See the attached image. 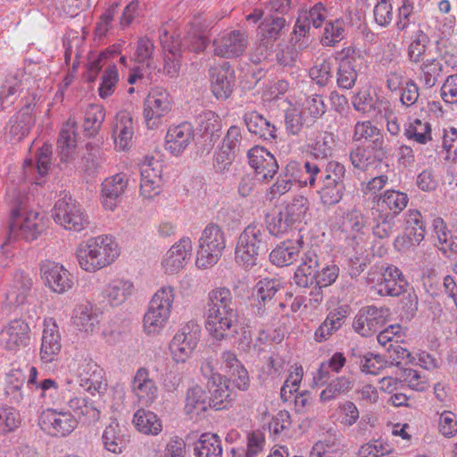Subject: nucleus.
I'll use <instances>...</instances> for the list:
<instances>
[{"mask_svg": "<svg viewBox=\"0 0 457 457\" xmlns=\"http://www.w3.org/2000/svg\"><path fill=\"white\" fill-rule=\"evenodd\" d=\"M112 133L116 146L121 150L126 149L133 137V121L128 113L117 115Z\"/></svg>", "mask_w": 457, "mask_h": 457, "instance_id": "nucleus-41", "label": "nucleus"}, {"mask_svg": "<svg viewBox=\"0 0 457 457\" xmlns=\"http://www.w3.org/2000/svg\"><path fill=\"white\" fill-rule=\"evenodd\" d=\"M173 288L162 287L153 296L144 317V328L147 334H157L165 326L174 301Z\"/></svg>", "mask_w": 457, "mask_h": 457, "instance_id": "nucleus-3", "label": "nucleus"}, {"mask_svg": "<svg viewBox=\"0 0 457 457\" xmlns=\"http://www.w3.org/2000/svg\"><path fill=\"white\" fill-rule=\"evenodd\" d=\"M303 170L307 174L304 184L311 187L316 186V183L335 184L344 182L345 169L343 164L336 161L312 162L306 161L303 164Z\"/></svg>", "mask_w": 457, "mask_h": 457, "instance_id": "nucleus-7", "label": "nucleus"}, {"mask_svg": "<svg viewBox=\"0 0 457 457\" xmlns=\"http://www.w3.org/2000/svg\"><path fill=\"white\" fill-rule=\"evenodd\" d=\"M133 284L129 280L116 279L106 287V297L112 306L120 305L133 291Z\"/></svg>", "mask_w": 457, "mask_h": 457, "instance_id": "nucleus-43", "label": "nucleus"}, {"mask_svg": "<svg viewBox=\"0 0 457 457\" xmlns=\"http://www.w3.org/2000/svg\"><path fill=\"white\" fill-rule=\"evenodd\" d=\"M53 217L56 223L66 229L81 231L88 225L87 216L82 211L80 204L71 195H64L54 204Z\"/></svg>", "mask_w": 457, "mask_h": 457, "instance_id": "nucleus-6", "label": "nucleus"}, {"mask_svg": "<svg viewBox=\"0 0 457 457\" xmlns=\"http://www.w3.org/2000/svg\"><path fill=\"white\" fill-rule=\"evenodd\" d=\"M303 376V370L302 366H295L294 370L289 373L280 390V397L283 402H287L293 393L298 390Z\"/></svg>", "mask_w": 457, "mask_h": 457, "instance_id": "nucleus-60", "label": "nucleus"}, {"mask_svg": "<svg viewBox=\"0 0 457 457\" xmlns=\"http://www.w3.org/2000/svg\"><path fill=\"white\" fill-rule=\"evenodd\" d=\"M213 45L219 57H240L248 46V40L244 31L233 30L220 40H215Z\"/></svg>", "mask_w": 457, "mask_h": 457, "instance_id": "nucleus-23", "label": "nucleus"}, {"mask_svg": "<svg viewBox=\"0 0 457 457\" xmlns=\"http://www.w3.org/2000/svg\"><path fill=\"white\" fill-rule=\"evenodd\" d=\"M226 245L225 236L218 225L210 224L199 240L195 264L202 269L213 266L220 258Z\"/></svg>", "mask_w": 457, "mask_h": 457, "instance_id": "nucleus-4", "label": "nucleus"}, {"mask_svg": "<svg viewBox=\"0 0 457 457\" xmlns=\"http://www.w3.org/2000/svg\"><path fill=\"white\" fill-rule=\"evenodd\" d=\"M257 299L259 303L256 304L257 312L256 314L262 315L264 310L262 309L261 301L265 306L267 301H271L276 293L280 288V283L275 279H264L261 280L257 285Z\"/></svg>", "mask_w": 457, "mask_h": 457, "instance_id": "nucleus-52", "label": "nucleus"}, {"mask_svg": "<svg viewBox=\"0 0 457 457\" xmlns=\"http://www.w3.org/2000/svg\"><path fill=\"white\" fill-rule=\"evenodd\" d=\"M355 61L356 59H341L337 71L339 87L346 89L353 87L358 75Z\"/></svg>", "mask_w": 457, "mask_h": 457, "instance_id": "nucleus-51", "label": "nucleus"}, {"mask_svg": "<svg viewBox=\"0 0 457 457\" xmlns=\"http://www.w3.org/2000/svg\"><path fill=\"white\" fill-rule=\"evenodd\" d=\"M350 161L355 169L362 171L368 170L377 162L372 153L363 146H357L350 152Z\"/></svg>", "mask_w": 457, "mask_h": 457, "instance_id": "nucleus-58", "label": "nucleus"}, {"mask_svg": "<svg viewBox=\"0 0 457 457\" xmlns=\"http://www.w3.org/2000/svg\"><path fill=\"white\" fill-rule=\"evenodd\" d=\"M318 194L324 205H334L339 203L343 197L345 187L344 182L335 184L316 183Z\"/></svg>", "mask_w": 457, "mask_h": 457, "instance_id": "nucleus-49", "label": "nucleus"}, {"mask_svg": "<svg viewBox=\"0 0 457 457\" xmlns=\"http://www.w3.org/2000/svg\"><path fill=\"white\" fill-rule=\"evenodd\" d=\"M73 323L79 329L92 333L99 324V315L90 303L78 305L73 313Z\"/></svg>", "mask_w": 457, "mask_h": 457, "instance_id": "nucleus-36", "label": "nucleus"}, {"mask_svg": "<svg viewBox=\"0 0 457 457\" xmlns=\"http://www.w3.org/2000/svg\"><path fill=\"white\" fill-rule=\"evenodd\" d=\"M193 252L192 241L189 237H182L166 253L162 264L168 273H177L190 260Z\"/></svg>", "mask_w": 457, "mask_h": 457, "instance_id": "nucleus-18", "label": "nucleus"}, {"mask_svg": "<svg viewBox=\"0 0 457 457\" xmlns=\"http://www.w3.org/2000/svg\"><path fill=\"white\" fill-rule=\"evenodd\" d=\"M21 418L19 412L9 406H0V431L8 433L19 427Z\"/></svg>", "mask_w": 457, "mask_h": 457, "instance_id": "nucleus-63", "label": "nucleus"}, {"mask_svg": "<svg viewBox=\"0 0 457 457\" xmlns=\"http://www.w3.org/2000/svg\"><path fill=\"white\" fill-rule=\"evenodd\" d=\"M222 443L217 434H202L194 444L195 457H222Z\"/></svg>", "mask_w": 457, "mask_h": 457, "instance_id": "nucleus-34", "label": "nucleus"}, {"mask_svg": "<svg viewBox=\"0 0 457 457\" xmlns=\"http://www.w3.org/2000/svg\"><path fill=\"white\" fill-rule=\"evenodd\" d=\"M51 146L48 145H44L41 148H39L37 154V162H34L31 159H27L24 161V169L27 172L28 169H37V171L41 175H45L47 173L50 164H51Z\"/></svg>", "mask_w": 457, "mask_h": 457, "instance_id": "nucleus-56", "label": "nucleus"}, {"mask_svg": "<svg viewBox=\"0 0 457 457\" xmlns=\"http://www.w3.org/2000/svg\"><path fill=\"white\" fill-rule=\"evenodd\" d=\"M395 218L391 213L380 214L372 227L373 235L380 239L390 237L395 232Z\"/></svg>", "mask_w": 457, "mask_h": 457, "instance_id": "nucleus-61", "label": "nucleus"}, {"mask_svg": "<svg viewBox=\"0 0 457 457\" xmlns=\"http://www.w3.org/2000/svg\"><path fill=\"white\" fill-rule=\"evenodd\" d=\"M45 284L54 293L63 294L73 287V277L62 265L46 261L40 268Z\"/></svg>", "mask_w": 457, "mask_h": 457, "instance_id": "nucleus-14", "label": "nucleus"}, {"mask_svg": "<svg viewBox=\"0 0 457 457\" xmlns=\"http://www.w3.org/2000/svg\"><path fill=\"white\" fill-rule=\"evenodd\" d=\"M105 118V110L100 104H91L87 106L84 118V129L89 136L96 134Z\"/></svg>", "mask_w": 457, "mask_h": 457, "instance_id": "nucleus-45", "label": "nucleus"}, {"mask_svg": "<svg viewBox=\"0 0 457 457\" xmlns=\"http://www.w3.org/2000/svg\"><path fill=\"white\" fill-rule=\"evenodd\" d=\"M408 282L402 271L394 266L386 268L383 274V280L377 285L378 294L380 295L399 296L406 292Z\"/></svg>", "mask_w": 457, "mask_h": 457, "instance_id": "nucleus-26", "label": "nucleus"}, {"mask_svg": "<svg viewBox=\"0 0 457 457\" xmlns=\"http://www.w3.org/2000/svg\"><path fill=\"white\" fill-rule=\"evenodd\" d=\"M20 76L23 77V74H16L14 76H11L6 79L5 82L2 85L0 88V100L2 102L12 101V97L19 92L21 94L25 88L26 81L29 79H22Z\"/></svg>", "mask_w": 457, "mask_h": 457, "instance_id": "nucleus-55", "label": "nucleus"}, {"mask_svg": "<svg viewBox=\"0 0 457 457\" xmlns=\"http://www.w3.org/2000/svg\"><path fill=\"white\" fill-rule=\"evenodd\" d=\"M38 424L41 429L48 435L63 437L76 428L78 420L69 411L47 409L41 413Z\"/></svg>", "mask_w": 457, "mask_h": 457, "instance_id": "nucleus-9", "label": "nucleus"}, {"mask_svg": "<svg viewBox=\"0 0 457 457\" xmlns=\"http://www.w3.org/2000/svg\"><path fill=\"white\" fill-rule=\"evenodd\" d=\"M194 137V129L189 122L171 126L165 137V149L174 156H179L191 144Z\"/></svg>", "mask_w": 457, "mask_h": 457, "instance_id": "nucleus-19", "label": "nucleus"}, {"mask_svg": "<svg viewBox=\"0 0 457 457\" xmlns=\"http://www.w3.org/2000/svg\"><path fill=\"white\" fill-rule=\"evenodd\" d=\"M237 318L236 302L227 287H217L208 294L206 317Z\"/></svg>", "mask_w": 457, "mask_h": 457, "instance_id": "nucleus-13", "label": "nucleus"}, {"mask_svg": "<svg viewBox=\"0 0 457 457\" xmlns=\"http://www.w3.org/2000/svg\"><path fill=\"white\" fill-rule=\"evenodd\" d=\"M32 287V280L28 276L20 274L16 277L13 284L6 291L4 303L7 307L23 304Z\"/></svg>", "mask_w": 457, "mask_h": 457, "instance_id": "nucleus-32", "label": "nucleus"}, {"mask_svg": "<svg viewBox=\"0 0 457 457\" xmlns=\"http://www.w3.org/2000/svg\"><path fill=\"white\" fill-rule=\"evenodd\" d=\"M250 166L259 180L272 179L278 170L276 158L267 149L254 146L247 152Z\"/></svg>", "mask_w": 457, "mask_h": 457, "instance_id": "nucleus-17", "label": "nucleus"}, {"mask_svg": "<svg viewBox=\"0 0 457 457\" xmlns=\"http://www.w3.org/2000/svg\"><path fill=\"white\" fill-rule=\"evenodd\" d=\"M209 395L199 385L189 386L185 395V412L201 414L210 408Z\"/></svg>", "mask_w": 457, "mask_h": 457, "instance_id": "nucleus-33", "label": "nucleus"}, {"mask_svg": "<svg viewBox=\"0 0 457 457\" xmlns=\"http://www.w3.org/2000/svg\"><path fill=\"white\" fill-rule=\"evenodd\" d=\"M409 201L407 194L397 190H386L383 194L379 195L378 198V205L385 210L392 212L395 217L406 206Z\"/></svg>", "mask_w": 457, "mask_h": 457, "instance_id": "nucleus-42", "label": "nucleus"}, {"mask_svg": "<svg viewBox=\"0 0 457 457\" xmlns=\"http://www.w3.org/2000/svg\"><path fill=\"white\" fill-rule=\"evenodd\" d=\"M209 402L210 408H213L215 410H223L226 409L229 403V388L226 383L220 382L216 384V381H213V385L210 388Z\"/></svg>", "mask_w": 457, "mask_h": 457, "instance_id": "nucleus-54", "label": "nucleus"}, {"mask_svg": "<svg viewBox=\"0 0 457 457\" xmlns=\"http://www.w3.org/2000/svg\"><path fill=\"white\" fill-rule=\"evenodd\" d=\"M77 375L79 378L80 386L87 391L101 393L105 389L104 371L94 361L83 360L78 368Z\"/></svg>", "mask_w": 457, "mask_h": 457, "instance_id": "nucleus-20", "label": "nucleus"}, {"mask_svg": "<svg viewBox=\"0 0 457 457\" xmlns=\"http://www.w3.org/2000/svg\"><path fill=\"white\" fill-rule=\"evenodd\" d=\"M34 119L30 112V104L25 106L10 120L9 134L12 139L20 141L29 132Z\"/></svg>", "mask_w": 457, "mask_h": 457, "instance_id": "nucleus-35", "label": "nucleus"}, {"mask_svg": "<svg viewBox=\"0 0 457 457\" xmlns=\"http://www.w3.org/2000/svg\"><path fill=\"white\" fill-rule=\"evenodd\" d=\"M245 122L250 133L264 140L276 138V128L268 120L252 112L245 115Z\"/></svg>", "mask_w": 457, "mask_h": 457, "instance_id": "nucleus-37", "label": "nucleus"}, {"mask_svg": "<svg viewBox=\"0 0 457 457\" xmlns=\"http://www.w3.org/2000/svg\"><path fill=\"white\" fill-rule=\"evenodd\" d=\"M335 139L332 133L324 132L311 145V154L314 158L313 162H323L332 155Z\"/></svg>", "mask_w": 457, "mask_h": 457, "instance_id": "nucleus-48", "label": "nucleus"}, {"mask_svg": "<svg viewBox=\"0 0 457 457\" xmlns=\"http://www.w3.org/2000/svg\"><path fill=\"white\" fill-rule=\"evenodd\" d=\"M406 231L411 245H419L425 237V226L421 213L417 210H410L406 217Z\"/></svg>", "mask_w": 457, "mask_h": 457, "instance_id": "nucleus-44", "label": "nucleus"}, {"mask_svg": "<svg viewBox=\"0 0 457 457\" xmlns=\"http://www.w3.org/2000/svg\"><path fill=\"white\" fill-rule=\"evenodd\" d=\"M303 244L302 237L296 240V244L291 240L281 243L270 253V262L279 267L292 264L297 259Z\"/></svg>", "mask_w": 457, "mask_h": 457, "instance_id": "nucleus-31", "label": "nucleus"}, {"mask_svg": "<svg viewBox=\"0 0 457 457\" xmlns=\"http://www.w3.org/2000/svg\"><path fill=\"white\" fill-rule=\"evenodd\" d=\"M128 186L126 176L122 173L105 179L101 187V203L105 210L113 211L119 203L120 197Z\"/></svg>", "mask_w": 457, "mask_h": 457, "instance_id": "nucleus-24", "label": "nucleus"}, {"mask_svg": "<svg viewBox=\"0 0 457 457\" xmlns=\"http://www.w3.org/2000/svg\"><path fill=\"white\" fill-rule=\"evenodd\" d=\"M61 350V336L57 326L54 323L46 324L39 351L40 360L45 363L52 362L57 359Z\"/></svg>", "mask_w": 457, "mask_h": 457, "instance_id": "nucleus-25", "label": "nucleus"}, {"mask_svg": "<svg viewBox=\"0 0 457 457\" xmlns=\"http://www.w3.org/2000/svg\"><path fill=\"white\" fill-rule=\"evenodd\" d=\"M205 328L209 334L216 340L230 338L237 333V318L206 317Z\"/></svg>", "mask_w": 457, "mask_h": 457, "instance_id": "nucleus-29", "label": "nucleus"}, {"mask_svg": "<svg viewBox=\"0 0 457 457\" xmlns=\"http://www.w3.org/2000/svg\"><path fill=\"white\" fill-rule=\"evenodd\" d=\"M211 91L218 100H227L235 87V75L229 62H222L209 71Z\"/></svg>", "mask_w": 457, "mask_h": 457, "instance_id": "nucleus-12", "label": "nucleus"}, {"mask_svg": "<svg viewBox=\"0 0 457 457\" xmlns=\"http://www.w3.org/2000/svg\"><path fill=\"white\" fill-rule=\"evenodd\" d=\"M266 222L269 234L276 237L287 232L294 227L290 220L286 219L282 210L276 215L268 216Z\"/></svg>", "mask_w": 457, "mask_h": 457, "instance_id": "nucleus-64", "label": "nucleus"}, {"mask_svg": "<svg viewBox=\"0 0 457 457\" xmlns=\"http://www.w3.org/2000/svg\"><path fill=\"white\" fill-rule=\"evenodd\" d=\"M29 341V328L21 320H13L0 331V345L16 352L26 347Z\"/></svg>", "mask_w": 457, "mask_h": 457, "instance_id": "nucleus-16", "label": "nucleus"}, {"mask_svg": "<svg viewBox=\"0 0 457 457\" xmlns=\"http://www.w3.org/2000/svg\"><path fill=\"white\" fill-rule=\"evenodd\" d=\"M353 386V381L345 377H340L331 381L320 395L322 403L337 398L340 395L346 394Z\"/></svg>", "mask_w": 457, "mask_h": 457, "instance_id": "nucleus-50", "label": "nucleus"}, {"mask_svg": "<svg viewBox=\"0 0 457 457\" xmlns=\"http://www.w3.org/2000/svg\"><path fill=\"white\" fill-rule=\"evenodd\" d=\"M404 135L408 139H413L420 144H426L432 139L431 126L428 122L415 119L405 129Z\"/></svg>", "mask_w": 457, "mask_h": 457, "instance_id": "nucleus-53", "label": "nucleus"}, {"mask_svg": "<svg viewBox=\"0 0 457 457\" xmlns=\"http://www.w3.org/2000/svg\"><path fill=\"white\" fill-rule=\"evenodd\" d=\"M309 210V201L303 195H297L288 203L282 210L285 213L286 219H289L295 226L300 224Z\"/></svg>", "mask_w": 457, "mask_h": 457, "instance_id": "nucleus-46", "label": "nucleus"}, {"mask_svg": "<svg viewBox=\"0 0 457 457\" xmlns=\"http://www.w3.org/2000/svg\"><path fill=\"white\" fill-rule=\"evenodd\" d=\"M133 423L139 432L145 435L156 436L162 429V421L158 416L154 412L143 408L135 412Z\"/></svg>", "mask_w": 457, "mask_h": 457, "instance_id": "nucleus-38", "label": "nucleus"}, {"mask_svg": "<svg viewBox=\"0 0 457 457\" xmlns=\"http://www.w3.org/2000/svg\"><path fill=\"white\" fill-rule=\"evenodd\" d=\"M69 389L66 387L64 394H61L62 397L57 398L54 403L61 404L65 403L68 411L73 412L74 417L77 416L78 421L91 424L96 422L100 419V411L96 407L92 401L84 397L68 395Z\"/></svg>", "mask_w": 457, "mask_h": 457, "instance_id": "nucleus-15", "label": "nucleus"}, {"mask_svg": "<svg viewBox=\"0 0 457 457\" xmlns=\"http://www.w3.org/2000/svg\"><path fill=\"white\" fill-rule=\"evenodd\" d=\"M131 386L138 401L146 406L152 405L158 397L156 383L150 378L149 370L145 367L137 370Z\"/></svg>", "mask_w": 457, "mask_h": 457, "instance_id": "nucleus-22", "label": "nucleus"}, {"mask_svg": "<svg viewBox=\"0 0 457 457\" xmlns=\"http://www.w3.org/2000/svg\"><path fill=\"white\" fill-rule=\"evenodd\" d=\"M98 88L99 96L107 98L114 93L116 84L119 81L118 70L115 66H110L104 70Z\"/></svg>", "mask_w": 457, "mask_h": 457, "instance_id": "nucleus-59", "label": "nucleus"}, {"mask_svg": "<svg viewBox=\"0 0 457 457\" xmlns=\"http://www.w3.org/2000/svg\"><path fill=\"white\" fill-rule=\"evenodd\" d=\"M347 307L340 306L331 311L325 320L314 332V340L318 343L327 341L345 323L347 317Z\"/></svg>", "mask_w": 457, "mask_h": 457, "instance_id": "nucleus-27", "label": "nucleus"}, {"mask_svg": "<svg viewBox=\"0 0 457 457\" xmlns=\"http://www.w3.org/2000/svg\"><path fill=\"white\" fill-rule=\"evenodd\" d=\"M171 101L165 91H153L144 101L143 115L146 127L150 129H157L162 119L171 111Z\"/></svg>", "mask_w": 457, "mask_h": 457, "instance_id": "nucleus-10", "label": "nucleus"}, {"mask_svg": "<svg viewBox=\"0 0 457 457\" xmlns=\"http://www.w3.org/2000/svg\"><path fill=\"white\" fill-rule=\"evenodd\" d=\"M201 335V327L194 320L186 323L173 337L170 350L176 362H185L194 352Z\"/></svg>", "mask_w": 457, "mask_h": 457, "instance_id": "nucleus-8", "label": "nucleus"}, {"mask_svg": "<svg viewBox=\"0 0 457 457\" xmlns=\"http://www.w3.org/2000/svg\"><path fill=\"white\" fill-rule=\"evenodd\" d=\"M270 237L262 224L252 223L238 237L235 249V260L245 269L257 264L258 256L269 250Z\"/></svg>", "mask_w": 457, "mask_h": 457, "instance_id": "nucleus-2", "label": "nucleus"}, {"mask_svg": "<svg viewBox=\"0 0 457 457\" xmlns=\"http://www.w3.org/2000/svg\"><path fill=\"white\" fill-rule=\"evenodd\" d=\"M76 121L69 119L63 124L57 140V150L62 162H68L77 145Z\"/></svg>", "mask_w": 457, "mask_h": 457, "instance_id": "nucleus-30", "label": "nucleus"}, {"mask_svg": "<svg viewBox=\"0 0 457 457\" xmlns=\"http://www.w3.org/2000/svg\"><path fill=\"white\" fill-rule=\"evenodd\" d=\"M320 268V260L314 249L307 250L301 259V264L294 275V281L299 287L316 286L317 270Z\"/></svg>", "mask_w": 457, "mask_h": 457, "instance_id": "nucleus-21", "label": "nucleus"}, {"mask_svg": "<svg viewBox=\"0 0 457 457\" xmlns=\"http://www.w3.org/2000/svg\"><path fill=\"white\" fill-rule=\"evenodd\" d=\"M345 36V21L337 19L326 24L321 43L323 46H333L341 41Z\"/></svg>", "mask_w": 457, "mask_h": 457, "instance_id": "nucleus-57", "label": "nucleus"}, {"mask_svg": "<svg viewBox=\"0 0 457 457\" xmlns=\"http://www.w3.org/2000/svg\"><path fill=\"white\" fill-rule=\"evenodd\" d=\"M387 315L386 308L373 305L362 307L355 316L353 328L361 336L370 337L385 324Z\"/></svg>", "mask_w": 457, "mask_h": 457, "instance_id": "nucleus-11", "label": "nucleus"}, {"mask_svg": "<svg viewBox=\"0 0 457 457\" xmlns=\"http://www.w3.org/2000/svg\"><path fill=\"white\" fill-rule=\"evenodd\" d=\"M44 228L43 216L39 212L19 207L12 211L7 241L19 237L27 241L35 240Z\"/></svg>", "mask_w": 457, "mask_h": 457, "instance_id": "nucleus-5", "label": "nucleus"}, {"mask_svg": "<svg viewBox=\"0 0 457 457\" xmlns=\"http://www.w3.org/2000/svg\"><path fill=\"white\" fill-rule=\"evenodd\" d=\"M37 375L38 372L37 368L34 366L30 367L27 384L29 386H35V389L39 391L41 397H53L57 394L65 393V385H59L54 379L52 378H46L42 381H37Z\"/></svg>", "mask_w": 457, "mask_h": 457, "instance_id": "nucleus-39", "label": "nucleus"}, {"mask_svg": "<svg viewBox=\"0 0 457 457\" xmlns=\"http://www.w3.org/2000/svg\"><path fill=\"white\" fill-rule=\"evenodd\" d=\"M286 25V20L282 17H276L270 20L266 19L259 27L262 35L261 44L256 49V55H269L271 42L276 40L279 32Z\"/></svg>", "mask_w": 457, "mask_h": 457, "instance_id": "nucleus-28", "label": "nucleus"}, {"mask_svg": "<svg viewBox=\"0 0 457 457\" xmlns=\"http://www.w3.org/2000/svg\"><path fill=\"white\" fill-rule=\"evenodd\" d=\"M159 37L163 50L167 51L169 54L176 56L186 53V49L183 51L181 50V44L179 37L175 36L174 33H170L167 27H162L160 29Z\"/></svg>", "mask_w": 457, "mask_h": 457, "instance_id": "nucleus-62", "label": "nucleus"}, {"mask_svg": "<svg viewBox=\"0 0 457 457\" xmlns=\"http://www.w3.org/2000/svg\"><path fill=\"white\" fill-rule=\"evenodd\" d=\"M102 440L104 448L115 454L122 453V450L126 447L122 428L116 420H112L104 428Z\"/></svg>", "mask_w": 457, "mask_h": 457, "instance_id": "nucleus-40", "label": "nucleus"}, {"mask_svg": "<svg viewBox=\"0 0 457 457\" xmlns=\"http://www.w3.org/2000/svg\"><path fill=\"white\" fill-rule=\"evenodd\" d=\"M119 255L118 245L107 236L90 237L81 242L76 249L80 268L88 272L109 266Z\"/></svg>", "mask_w": 457, "mask_h": 457, "instance_id": "nucleus-1", "label": "nucleus"}, {"mask_svg": "<svg viewBox=\"0 0 457 457\" xmlns=\"http://www.w3.org/2000/svg\"><path fill=\"white\" fill-rule=\"evenodd\" d=\"M25 379V375L19 370L12 371L7 377L4 392L13 403H20L24 399L22 388Z\"/></svg>", "mask_w": 457, "mask_h": 457, "instance_id": "nucleus-47", "label": "nucleus"}]
</instances>
